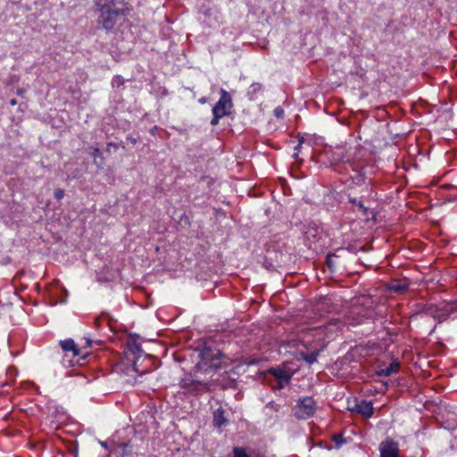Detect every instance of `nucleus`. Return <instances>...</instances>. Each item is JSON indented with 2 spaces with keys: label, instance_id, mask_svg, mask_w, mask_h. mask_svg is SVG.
<instances>
[{
  "label": "nucleus",
  "instance_id": "35",
  "mask_svg": "<svg viewBox=\"0 0 457 457\" xmlns=\"http://www.w3.org/2000/svg\"><path fill=\"white\" fill-rule=\"evenodd\" d=\"M10 104L12 105V106L16 105L17 104V100L15 98L11 99L10 100Z\"/></svg>",
  "mask_w": 457,
  "mask_h": 457
},
{
  "label": "nucleus",
  "instance_id": "32",
  "mask_svg": "<svg viewBox=\"0 0 457 457\" xmlns=\"http://www.w3.org/2000/svg\"><path fill=\"white\" fill-rule=\"evenodd\" d=\"M301 145H302V143H301V142H299V143L297 144V145H295V153H294V154H293L294 158H296V157L298 156V153H299V150H300V148H301Z\"/></svg>",
  "mask_w": 457,
  "mask_h": 457
},
{
  "label": "nucleus",
  "instance_id": "12",
  "mask_svg": "<svg viewBox=\"0 0 457 457\" xmlns=\"http://www.w3.org/2000/svg\"><path fill=\"white\" fill-rule=\"evenodd\" d=\"M352 411H356L364 418H370L373 415V406L371 402L361 400L355 403Z\"/></svg>",
  "mask_w": 457,
  "mask_h": 457
},
{
  "label": "nucleus",
  "instance_id": "6",
  "mask_svg": "<svg viewBox=\"0 0 457 457\" xmlns=\"http://www.w3.org/2000/svg\"><path fill=\"white\" fill-rule=\"evenodd\" d=\"M124 354L127 361L132 363L133 370L136 372H138L137 362L144 355V351L142 350L141 345L135 340H129L126 345Z\"/></svg>",
  "mask_w": 457,
  "mask_h": 457
},
{
  "label": "nucleus",
  "instance_id": "36",
  "mask_svg": "<svg viewBox=\"0 0 457 457\" xmlns=\"http://www.w3.org/2000/svg\"><path fill=\"white\" fill-rule=\"evenodd\" d=\"M104 447H106V443H102L101 444Z\"/></svg>",
  "mask_w": 457,
  "mask_h": 457
},
{
  "label": "nucleus",
  "instance_id": "26",
  "mask_svg": "<svg viewBox=\"0 0 457 457\" xmlns=\"http://www.w3.org/2000/svg\"><path fill=\"white\" fill-rule=\"evenodd\" d=\"M123 84H124V80L120 76H115L112 79V87H119L122 86Z\"/></svg>",
  "mask_w": 457,
  "mask_h": 457
},
{
  "label": "nucleus",
  "instance_id": "15",
  "mask_svg": "<svg viewBox=\"0 0 457 457\" xmlns=\"http://www.w3.org/2000/svg\"><path fill=\"white\" fill-rule=\"evenodd\" d=\"M409 288V284L404 280H392L388 284V289L391 292L403 294L405 293Z\"/></svg>",
  "mask_w": 457,
  "mask_h": 457
},
{
  "label": "nucleus",
  "instance_id": "19",
  "mask_svg": "<svg viewBox=\"0 0 457 457\" xmlns=\"http://www.w3.org/2000/svg\"><path fill=\"white\" fill-rule=\"evenodd\" d=\"M195 380L196 379H195L191 375L186 376L185 378L180 379L179 386L189 391L192 386H194Z\"/></svg>",
  "mask_w": 457,
  "mask_h": 457
},
{
  "label": "nucleus",
  "instance_id": "29",
  "mask_svg": "<svg viewBox=\"0 0 457 457\" xmlns=\"http://www.w3.org/2000/svg\"><path fill=\"white\" fill-rule=\"evenodd\" d=\"M267 408H270V410L274 411H278L279 409H280V404L271 401V402H269L266 405Z\"/></svg>",
  "mask_w": 457,
  "mask_h": 457
},
{
  "label": "nucleus",
  "instance_id": "1",
  "mask_svg": "<svg viewBox=\"0 0 457 457\" xmlns=\"http://www.w3.org/2000/svg\"><path fill=\"white\" fill-rule=\"evenodd\" d=\"M96 6L99 12L98 22L106 30H112L119 19L127 14L124 0H96Z\"/></svg>",
  "mask_w": 457,
  "mask_h": 457
},
{
  "label": "nucleus",
  "instance_id": "14",
  "mask_svg": "<svg viewBox=\"0 0 457 457\" xmlns=\"http://www.w3.org/2000/svg\"><path fill=\"white\" fill-rule=\"evenodd\" d=\"M346 252L345 248H337L334 253H329L326 257V264L331 271H334L337 268L336 259L343 256V253Z\"/></svg>",
  "mask_w": 457,
  "mask_h": 457
},
{
  "label": "nucleus",
  "instance_id": "2",
  "mask_svg": "<svg viewBox=\"0 0 457 457\" xmlns=\"http://www.w3.org/2000/svg\"><path fill=\"white\" fill-rule=\"evenodd\" d=\"M457 312V301L442 302L439 303L417 304L416 314L433 318L439 323L447 320L452 314Z\"/></svg>",
  "mask_w": 457,
  "mask_h": 457
},
{
  "label": "nucleus",
  "instance_id": "31",
  "mask_svg": "<svg viewBox=\"0 0 457 457\" xmlns=\"http://www.w3.org/2000/svg\"><path fill=\"white\" fill-rule=\"evenodd\" d=\"M103 320H104V315L103 316H98V317H96L94 320V326H95L96 328H100Z\"/></svg>",
  "mask_w": 457,
  "mask_h": 457
},
{
  "label": "nucleus",
  "instance_id": "16",
  "mask_svg": "<svg viewBox=\"0 0 457 457\" xmlns=\"http://www.w3.org/2000/svg\"><path fill=\"white\" fill-rule=\"evenodd\" d=\"M400 370V363L397 361H394L386 368H381L377 371L378 377H388L393 373L398 372Z\"/></svg>",
  "mask_w": 457,
  "mask_h": 457
},
{
  "label": "nucleus",
  "instance_id": "10",
  "mask_svg": "<svg viewBox=\"0 0 457 457\" xmlns=\"http://www.w3.org/2000/svg\"><path fill=\"white\" fill-rule=\"evenodd\" d=\"M380 457H399L398 444L393 440L384 441L379 445Z\"/></svg>",
  "mask_w": 457,
  "mask_h": 457
},
{
  "label": "nucleus",
  "instance_id": "21",
  "mask_svg": "<svg viewBox=\"0 0 457 457\" xmlns=\"http://www.w3.org/2000/svg\"><path fill=\"white\" fill-rule=\"evenodd\" d=\"M262 89V85L261 83H253L249 89H248V95L250 96V98L253 99V97L258 94Z\"/></svg>",
  "mask_w": 457,
  "mask_h": 457
},
{
  "label": "nucleus",
  "instance_id": "23",
  "mask_svg": "<svg viewBox=\"0 0 457 457\" xmlns=\"http://www.w3.org/2000/svg\"><path fill=\"white\" fill-rule=\"evenodd\" d=\"M349 203L358 206L361 210H362L363 212V214L364 215H367V212H368V209L364 206L363 203L361 201H359L357 198L355 197H349Z\"/></svg>",
  "mask_w": 457,
  "mask_h": 457
},
{
  "label": "nucleus",
  "instance_id": "18",
  "mask_svg": "<svg viewBox=\"0 0 457 457\" xmlns=\"http://www.w3.org/2000/svg\"><path fill=\"white\" fill-rule=\"evenodd\" d=\"M300 356L307 363L312 364L317 361V358L319 356V352H312V353L301 352Z\"/></svg>",
  "mask_w": 457,
  "mask_h": 457
},
{
  "label": "nucleus",
  "instance_id": "5",
  "mask_svg": "<svg viewBox=\"0 0 457 457\" xmlns=\"http://www.w3.org/2000/svg\"><path fill=\"white\" fill-rule=\"evenodd\" d=\"M317 403L311 396L300 397L294 407V415L297 420H308L315 414Z\"/></svg>",
  "mask_w": 457,
  "mask_h": 457
},
{
  "label": "nucleus",
  "instance_id": "9",
  "mask_svg": "<svg viewBox=\"0 0 457 457\" xmlns=\"http://www.w3.org/2000/svg\"><path fill=\"white\" fill-rule=\"evenodd\" d=\"M229 423V420L226 415V411L220 406L212 413V426L220 432L223 430Z\"/></svg>",
  "mask_w": 457,
  "mask_h": 457
},
{
  "label": "nucleus",
  "instance_id": "34",
  "mask_svg": "<svg viewBox=\"0 0 457 457\" xmlns=\"http://www.w3.org/2000/svg\"><path fill=\"white\" fill-rule=\"evenodd\" d=\"M24 93H25V89H23V88H20L17 90V95H19V96H23Z\"/></svg>",
  "mask_w": 457,
  "mask_h": 457
},
{
  "label": "nucleus",
  "instance_id": "24",
  "mask_svg": "<svg viewBox=\"0 0 457 457\" xmlns=\"http://www.w3.org/2000/svg\"><path fill=\"white\" fill-rule=\"evenodd\" d=\"M259 362H260V359L259 358L251 357V358H244V359H242L240 363L250 366V365L258 364Z\"/></svg>",
  "mask_w": 457,
  "mask_h": 457
},
{
  "label": "nucleus",
  "instance_id": "25",
  "mask_svg": "<svg viewBox=\"0 0 457 457\" xmlns=\"http://www.w3.org/2000/svg\"><path fill=\"white\" fill-rule=\"evenodd\" d=\"M333 441L335 442L337 447H339L345 443V439L342 435H335L333 436Z\"/></svg>",
  "mask_w": 457,
  "mask_h": 457
},
{
  "label": "nucleus",
  "instance_id": "4",
  "mask_svg": "<svg viewBox=\"0 0 457 457\" xmlns=\"http://www.w3.org/2000/svg\"><path fill=\"white\" fill-rule=\"evenodd\" d=\"M220 99L212 108L213 117L211 120L212 126L218 125L221 118L228 116L233 106L232 98L229 93L223 88L220 89Z\"/></svg>",
  "mask_w": 457,
  "mask_h": 457
},
{
  "label": "nucleus",
  "instance_id": "30",
  "mask_svg": "<svg viewBox=\"0 0 457 457\" xmlns=\"http://www.w3.org/2000/svg\"><path fill=\"white\" fill-rule=\"evenodd\" d=\"M118 145L115 143L109 142L106 145V152L111 153L112 151H117Z\"/></svg>",
  "mask_w": 457,
  "mask_h": 457
},
{
  "label": "nucleus",
  "instance_id": "27",
  "mask_svg": "<svg viewBox=\"0 0 457 457\" xmlns=\"http://www.w3.org/2000/svg\"><path fill=\"white\" fill-rule=\"evenodd\" d=\"M273 113L278 119H283L285 112L281 106H278L274 109Z\"/></svg>",
  "mask_w": 457,
  "mask_h": 457
},
{
  "label": "nucleus",
  "instance_id": "20",
  "mask_svg": "<svg viewBox=\"0 0 457 457\" xmlns=\"http://www.w3.org/2000/svg\"><path fill=\"white\" fill-rule=\"evenodd\" d=\"M91 155L94 158V163L97 167L102 168L104 165V162H103V157H102V153H101L100 149L97 147L93 148Z\"/></svg>",
  "mask_w": 457,
  "mask_h": 457
},
{
  "label": "nucleus",
  "instance_id": "17",
  "mask_svg": "<svg viewBox=\"0 0 457 457\" xmlns=\"http://www.w3.org/2000/svg\"><path fill=\"white\" fill-rule=\"evenodd\" d=\"M209 385L207 383L196 379L194 386H192L188 392L192 395H198L209 391Z\"/></svg>",
  "mask_w": 457,
  "mask_h": 457
},
{
  "label": "nucleus",
  "instance_id": "3",
  "mask_svg": "<svg viewBox=\"0 0 457 457\" xmlns=\"http://www.w3.org/2000/svg\"><path fill=\"white\" fill-rule=\"evenodd\" d=\"M199 357L202 361L196 364V368L199 370L204 368L205 371L208 369H221L224 362L223 359L225 358L220 350L210 346H204L199 351Z\"/></svg>",
  "mask_w": 457,
  "mask_h": 457
},
{
  "label": "nucleus",
  "instance_id": "33",
  "mask_svg": "<svg viewBox=\"0 0 457 457\" xmlns=\"http://www.w3.org/2000/svg\"><path fill=\"white\" fill-rule=\"evenodd\" d=\"M289 383H282L281 381H278V386L277 387L278 389H283L287 385H288Z\"/></svg>",
  "mask_w": 457,
  "mask_h": 457
},
{
  "label": "nucleus",
  "instance_id": "8",
  "mask_svg": "<svg viewBox=\"0 0 457 457\" xmlns=\"http://www.w3.org/2000/svg\"><path fill=\"white\" fill-rule=\"evenodd\" d=\"M89 353H82V354H72L71 353H62V364L63 367H72L75 365H85Z\"/></svg>",
  "mask_w": 457,
  "mask_h": 457
},
{
  "label": "nucleus",
  "instance_id": "22",
  "mask_svg": "<svg viewBox=\"0 0 457 457\" xmlns=\"http://www.w3.org/2000/svg\"><path fill=\"white\" fill-rule=\"evenodd\" d=\"M232 457H250L244 447L236 446L233 448Z\"/></svg>",
  "mask_w": 457,
  "mask_h": 457
},
{
  "label": "nucleus",
  "instance_id": "7",
  "mask_svg": "<svg viewBox=\"0 0 457 457\" xmlns=\"http://www.w3.org/2000/svg\"><path fill=\"white\" fill-rule=\"evenodd\" d=\"M86 345L79 348L75 344L74 340L71 338H68L65 340H61L59 345L62 348V353H71L72 354H82V353H88L85 349L91 346V340L89 338H85Z\"/></svg>",
  "mask_w": 457,
  "mask_h": 457
},
{
  "label": "nucleus",
  "instance_id": "13",
  "mask_svg": "<svg viewBox=\"0 0 457 457\" xmlns=\"http://www.w3.org/2000/svg\"><path fill=\"white\" fill-rule=\"evenodd\" d=\"M269 374L273 376L277 381H281L282 383H290L292 378V374L281 368H270Z\"/></svg>",
  "mask_w": 457,
  "mask_h": 457
},
{
  "label": "nucleus",
  "instance_id": "11",
  "mask_svg": "<svg viewBox=\"0 0 457 457\" xmlns=\"http://www.w3.org/2000/svg\"><path fill=\"white\" fill-rule=\"evenodd\" d=\"M331 165H337L340 162H350L351 157L345 147H337L328 156Z\"/></svg>",
  "mask_w": 457,
  "mask_h": 457
},
{
  "label": "nucleus",
  "instance_id": "28",
  "mask_svg": "<svg viewBox=\"0 0 457 457\" xmlns=\"http://www.w3.org/2000/svg\"><path fill=\"white\" fill-rule=\"evenodd\" d=\"M64 195H65V192L63 189L62 188H57L54 190V198L56 200H62L63 197H64Z\"/></svg>",
  "mask_w": 457,
  "mask_h": 457
}]
</instances>
